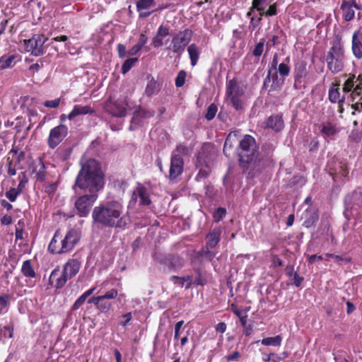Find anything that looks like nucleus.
<instances>
[{"instance_id":"obj_1","label":"nucleus","mask_w":362,"mask_h":362,"mask_svg":"<svg viewBox=\"0 0 362 362\" xmlns=\"http://www.w3.org/2000/svg\"><path fill=\"white\" fill-rule=\"evenodd\" d=\"M93 223L98 226L124 230L129 221L124 207L118 201H107L95 206L92 212Z\"/></svg>"},{"instance_id":"obj_2","label":"nucleus","mask_w":362,"mask_h":362,"mask_svg":"<svg viewBox=\"0 0 362 362\" xmlns=\"http://www.w3.org/2000/svg\"><path fill=\"white\" fill-rule=\"evenodd\" d=\"M104 186V174L99 163L95 159H88L82 165L76 177L73 187L86 192L98 194Z\"/></svg>"},{"instance_id":"obj_3","label":"nucleus","mask_w":362,"mask_h":362,"mask_svg":"<svg viewBox=\"0 0 362 362\" xmlns=\"http://www.w3.org/2000/svg\"><path fill=\"white\" fill-rule=\"evenodd\" d=\"M344 94L341 96L339 84H332L329 90V100L332 103H344L346 95L350 97L351 107L357 111L362 110V74L356 76L349 74L342 87Z\"/></svg>"},{"instance_id":"obj_4","label":"nucleus","mask_w":362,"mask_h":362,"mask_svg":"<svg viewBox=\"0 0 362 362\" xmlns=\"http://www.w3.org/2000/svg\"><path fill=\"white\" fill-rule=\"evenodd\" d=\"M239 166L244 172L253 170L259 157V146L249 134L240 137L236 148Z\"/></svg>"},{"instance_id":"obj_5","label":"nucleus","mask_w":362,"mask_h":362,"mask_svg":"<svg viewBox=\"0 0 362 362\" xmlns=\"http://www.w3.org/2000/svg\"><path fill=\"white\" fill-rule=\"evenodd\" d=\"M345 59V49L342 37L337 35L331 42V47L325 57L327 70L332 74L341 72L344 69Z\"/></svg>"},{"instance_id":"obj_6","label":"nucleus","mask_w":362,"mask_h":362,"mask_svg":"<svg viewBox=\"0 0 362 362\" xmlns=\"http://www.w3.org/2000/svg\"><path fill=\"white\" fill-rule=\"evenodd\" d=\"M79 240L80 235L74 229L69 230L64 237L61 230L57 229L48 245V250L54 255L67 253L74 248Z\"/></svg>"},{"instance_id":"obj_7","label":"nucleus","mask_w":362,"mask_h":362,"mask_svg":"<svg viewBox=\"0 0 362 362\" xmlns=\"http://www.w3.org/2000/svg\"><path fill=\"white\" fill-rule=\"evenodd\" d=\"M193 31L189 28H185L172 35L171 43L167 47L174 54H181L192 40Z\"/></svg>"},{"instance_id":"obj_8","label":"nucleus","mask_w":362,"mask_h":362,"mask_svg":"<svg viewBox=\"0 0 362 362\" xmlns=\"http://www.w3.org/2000/svg\"><path fill=\"white\" fill-rule=\"evenodd\" d=\"M152 257L155 262L160 264L166 266L170 271L180 269L185 264V261L183 257L177 254L164 255L155 252Z\"/></svg>"},{"instance_id":"obj_9","label":"nucleus","mask_w":362,"mask_h":362,"mask_svg":"<svg viewBox=\"0 0 362 362\" xmlns=\"http://www.w3.org/2000/svg\"><path fill=\"white\" fill-rule=\"evenodd\" d=\"M210 147L209 144L204 145L197 156L196 168H200L199 173L196 175L195 180L197 182H202L209 177L211 170L206 159V151Z\"/></svg>"},{"instance_id":"obj_10","label":"nucleus","mask_w":362,"mask_h":362,"mask_svg":"<svg viewBox=\"0 0 362 362\" xmlns=\"http://www.w3.org/2000/svg\"><path fill=\"white\" fill-rule=\"evenodd\" d=\"M98 197V194L89 193L88 194L80 196L76 200L74 205L80 217L88 216Z\"/></svg>"},{"instance_id":"obj_11","label":"nucleus","mask_w":362,"mask_h":362,"mask_svg":"<svg viewBox=\"0 0 362 362\" xmlns=\"http://www.w3.org/2000/svg\"><path fill=\"white\" fill-rule=\"evenodd\" d=\"M47 38L43 34H35L24 41L25 50L34 56L38 57L44 54V45Z\"/></svg>"},{"instance_id":"obj_12","label":"nucleus","mask_w":362,"mask_h":362,"mask_svg":"<svg viewBox=\"0 0 362 362\" xmlns=\"http://www.w3.org/2000/svg\"><path fill=\"white\" fill-rule=\"evenodd\" d=\"M69 129L66 125L60 124L50 129L47 142L51 149H54L68 135Z\"/></svg>"},{"instance_id":"obj_13","label":"nucleus","mask_w":362,"mask_h":362,"mask_svg":"<svg viewBox=\"0 0 362 362\" xmlns=\"http://www.w3.org/2000/svg\"><path fill=\"white\" fill-rule=\"evenodd\" d=\"M308 74L307 63L304 60H298L294 63L293 76V86L296 89H300L302 83Z\"/></svg>"},{"instance_id":"obj_14","label":"nucleus","mask_w":362,"mask_h":362,"mask_svg":"<svg viewBox=\"0 0 362 362\" xmlns=\"http://www.w3.org/2000/svg\"><path fill=\"white\" fill-rule=\"evenodd\" d=\"M184 160L178 154L173 153L170 160V167L169 172V178L171 180L177 178L183 172Z\"/></svg>"},{"instance_id":"obj_15","label":"nucleus","mask_w":362,"mask_h":362,"mask_svg":"<svg viewBox=\"0 0 362 362\" xmlns=\"http://www.w3.org/2000/svg\"><path fill=\"white\" fill-rule=\"evenodd\" d=\"M340 8L343 11V19L346 22L352 21L355 17V11L354 8L357 10H361V6L358 4L356 0H342Z\"/></svg>"},{"instance_id":"obj_16","label":"nucleus","mask_w":362,"mask_h":362,"mask_svg":"<svg viewBox=\"0 0 362 362\" xmlns=\"http://www.w3.org/2000/svg\"><path fill=\"white\" fill-rule=\"evenodd\" d=\"M69 279L67 277L64 271L60 269V267L57 266L52 272L49 276V283L51 286L56 288H63L66 281Z\"/></svg>"},{"instance_id":"obj_17","label":"nucleus","mask_w":362,"mask_h":362,"mask_svg":"<svg viewBox=\"0 0 362 362\" xmlns=\"http://www.w3.org/2000/svg\"><path fill=\"white\" fill-rule=\"evenodd\" d=\"M265 127L276 132H281L284 128V122L281 114L272 115L264 122Z\"/></svg>"},{"instance_id":"obj_18","label":"nucleus","mask_w":362,"mask_h":362,"mask_svg":"<svg viewBox=\"0 0 362 362\" xmlns=\"http://www.w3.org/2000/svg\"><path fill=\"white\" fill-rule=\"evenodd\" d=\"M81 267V262L75 258L69 259L63 266V270L64 273L67 276V277L71 279L74 276H75L79 272Z\"/></svg>"},{"instance_id":"obj_19","label":"nucleus","mask_w":362,"mask_h":362,"mask_svg":"<svg viewBox=\"0 0 362 362\" xmlns=\"http://www.w3.org/2000/svg\"><path fill=\"white\" fill-rule=\"evenodd\" d=\"M359 30H355L351 38V51L354 57L360 60L362 59V37H360Z\"/></svg>"},{"instance_id":"obj_20","label":"nucleus","mask_w":362,"mask_h":362,"mask_svg":"<svg viewBox=\"0 0 362 362\" xmlns=\"http://www.w3.org/2000/svg\"><path fill=\"white\" fill-rule=\"evenodd\" d=\"M329 173L332 177L333 180L337 182L342 177H347L349 171L346 163L339 162L335 168H329Z\"/></svg>"},{"instance_id":"obj_21","label":"nucleus","mask_w":362,"mask_h":362,"mask_svg":"<svg viewBox=\"0 0 362 362\" xmlns=\"http://www.w3.org/2000/svg\"><path fill=\"white\" fill-rule=\"evenodd\" d=\"M240 132L238 131L231 132L228 134V136L226 139L224 146H223V153L227 156H230V151L232 150L234 147V144L235 143H238V141L240 139Z\"/></svg>"},{"instance_id":"obj_22","label":"nucleus","mask_w":362,"mask_h":362,"mask_svg":"<svg viewBox=\"0 0 362 362\" xmlns=\"http://www.w3.org/2000/svg\"><path fill=\"white\" fill-rule=\"evenodd\" d=\"M244 89L240 86L235 77L226 82V95H244Z\"/></svg>"},{"instance_id":"obj_23","label":"nucleus","mask_w":362,"mask_h":362,"mask_svg":"<svg viewBox=\"0 0 362 362\" xmlns=\"http://www.w3.org/2000/svg\"><path fill=\"white\" fill-rule=\"evenodd\" d=\"M221 233L220 227L214 228L206 235V245L209 246L211 249L216 247L221 240Z\"/></svg>"},{"instance_id":"obj_24","label":"nucleus","mask_w":362,"mask_h":362,"mask_svg":"<svg viewBox=\"0 0 362 362\" xmlns=\"http://www.w3.org/2000/svg\"><path fill=\"white\" fill-rule=\"evenodd\" d=\"M272 71L271 69H269L268 74L264 78V82L269 84L271 81H272V84L268 90L269 92L279 91L282 87L283 81H280L278 78L277 71H274L273 74H272Z\"/></svg>"},{"instance_id":"obj_25","label":"nucleus","mask_w":362,"mask_h":362,"mask_svg":"<svg viewBox=\"0 0 362 362\" xmlns=\"http://www.w3.org/2000/svg\"><path fill=\"white\" fill-rule=\"evenodd\" d=\"M134 196L139 197V204L141 205L148 206L151 204V200L146 187L141 184H139L134 191L133 197Z\"/></svg>"},{"instance_id":"obj_26","label":"nucleus","mask_w":362,"mask_h":362,"mask_svg":"<svg viewBox=\"0 0 362 362\" xmlns=\"http://www.w3.org/2000/svg\"><path fill=\"white\" fill-rule=\"evenodd\" d=\"M154 112L153 111L147 110L139 107L133 113V117L131 120L132 124L139 125L143 119L150 118L153 117Z\"/></svg>"},{"instance_id":"obj_27","label":"nucleus","mask_w":362,"mask_h":362,"mask_svg":"<svg viewBox=\"0 0 362 362\" xmlns=\"http://www.w3.org/2000/svg\"><path fill=\"white\" fill-rule=\"evenodd\" d=\"M93 109L89 105L82 106L80 105H75L72 110L67 115V117L69 119L72 120L77 116L93 114Z\"/></svg>"},{"instance_id":"obj_28","label":"nucleus","mask_w":362,"mask_h":362,"mask_svg":"<svg viewBox=\"0 0 362 362\" xmlns=\"http://www.w3.org/2000/svg\"><path fill=\"white\" fill-rule=\"evenodd\" d=\"M277 74H279L281 78V81L289 76L291 72V59L290 57H286L282 62H281L276 69Z\"/></svg>"},{"instance_id":"obj_29","label":"nucleus","mask_w":362,"mask_h":362,"mask_svg":"<svg viewBox=\"0 0 362 362\" xmlns=\"http://www.w3.org/2000/svg\"><path fill=\"white\" fill-rule=\"evenodd\" d=\"M106 110L112 116L122 117L126 115V108L115 103L106 105Z\"/></svg>"},{"instance_id":"obj_30","label":"nucleus","mask_w":362,"mask_h":362,"mask_svg":"<svg viewBox=\"0 0 362 362\" xmlns=\"http://www.w3.org/2000/svg\"><path fill=\"white\" fill-rule=\"evenodd\" d=\"M18 57L16 54H4L0 57V70L13 67Z\"/></svg>"},{"instance_id":"obj_31","label":"nucleus","mask_w":362,"mask_h":362,"mask_svg":"<svg viewBox=\"0 0 362 362\" xmlns=\"http://www.w3.org/2000/svg\"><path fill=\"white\" fill-rule=\"evenodd\" d=\"M187 52L190 59L191 65L192 66H196L200 55V52L198 47L195 43H192L188 46Z\"/></svg>"},{"instance_id":"obj_32","label":"nucleus","mask_w":362,"mask_h":362,"mask_svg":"<svg viewBox=\"0 0 362 362\" xmlns=\"http://www.w3.org/2000/svg\"><path fill=\"white\" fill-rule=\"evenodd\" d=\"M21 273L25 277L27 278L32 279L36 277V272L33 267L31 261L30 259H27L23 262L21 267Z\"/></svg>"},{"instance_id":"obj_33","label":"nucleus","mask_w":362,"mask_h":362,"mask_svg":"<svg viewBox=\"0 0 362 362\" xmlns=\"http://www.w3.org/2000/svg\"><path fill=\"white\" fill-rule=\"evenodd\" d=\"M33 173L35 174V178L37 181L44 182L45 180L46 167L41 159L39 161V164L33 170Z\"/></svg>"},{"instance_id":"obj_34","label":"nucleus","mask_w":362,"mask_h":362,"mask_svg":"<svg viewBox=\"0 0 362 362\" xmlns=\"http://www.w3.org/2000/svg\"><path fill=\"white\" fill-rule=\"evenodd\" d=\"M320 131L324 136L327 137L334 136L339 132L336 124L331 122H325L322 124Z\"/></svg>"},{"instance_id":"obj_35","label":"nucleus","mask_w":362,"mask_h":362,"mask_svg":"<svg viewBox=\"0 0 362 362\" xmlns=\"http://www.w3.org/2000/svg\"><path fill=\"white\" fill-rule=\"evenodd\" d=\"M160 90L159 84L156 80L151 78L147 83L145 89V93L147 96L151 97L158 93Z\"/></svg>"},{"instance_id":"obj_36","label":"nucleus","mask_w":362,"mask_h":362,"mask_svg":"<svg viewBox=\"0 0 362 362\" xmlns=\"http://www.w3.org/2000/svg\"><path fill=\"white\" fill-rule=\"evenodd\" d=\"M281 341L282 337L280 335H276L275 337H266L260 341L262 345L273 346H280L281 344Z\"/></svg>"},{"instance_id":"obj_37","label":"nucleus","mask_w":362,"mask_h":362,"mask_svg":"<svg viewBox=\"0 0 362 362\" xmlns=\"http://www.w3.org/2000/svg\"><path fill=\"white\" fill-rule=\"evenodd\" d=\"M230 100L232 107L237 111L241 110L243 108V102L242 98L243 95H226Z\"/></svg>"},{"instance_id":"obj_38","label":"nucleus","mask_w":362,"mask_h":362,"mask_svg":"<svg viewBox=\"0 0 362 362\" xmlns=\"http://www.w3.org/2000/svg\"><path fill=\"white\" fill-rule=\"evenodd\" d=\"M210 247L204 246L197 253L198 257H202L207 261H212L215 257L216 253L210 250Z\"/></svg>"},{"instance_id":"obj_39","label":"nucleus","mask_w":362,"mask_h":362,"mask_svg":"<svg viewBox=\"0 0 362 362\" xmlns=\"http://www.w3.org/2000/svg\"><path fill=\"white\" fill-rule=\"evenodd\" d=\"M17 164L9 156L6 158L7 174L4 175L6 177H12L16 175Z\"/></svg>"},{"instance_id":"obj_40","label":"nucleus","mask_w":362,"mask_h":362,"mask_svg":"<svg viewBox=\"0 0 362 362\" xmlns=\"http://www.w3.org/2000/svg\"><path fill=\"white\" fill-rule=\"evenodd\" d=\"M155 5L154 0H139L136 1V6L137 11H142L150 8Z\"/></svg>"},{"instance_id":"obj_41","label":"nucleus","mask_w":362,"mask_h":362,"mask_svg":"<svg viewBox=\"0 0 362 362\" xmlns=\"http://www.w3.org/2000/svg\"><path fill=\"white\" fill-rule=\"evenodd\" d=\"M265 39L261 38L259 42L257 43L252 50V55L255 57H259L264 52L265 45Z\"/></svg>"},{"instance_id":"obj_42","label":"nucleus","mask_w":362,"mask_h":362,"mask_svg":"<svg viewBox=\"0 0 362 362\" xmlns=\"http://www.w3.org/2000/svg\"><path fill=\"white\" fill-rule=\"evenodd\" d=\"M23 192V190H20V188H11L8 191L5 193L6 197L11 202H14L18 196Z\"/></svg>"},{"instance_id":"obj_43","label":"nucleus","mask_w":362,"mask_h":362,"mask_svg":"<svg viewBox=\"0 0 362 362\" xmlns=\"http://www.w3.org/2000/svg\"><path fill=\"white\" fill-rule=\"evenodd\" d=\"M187 73L185 70H180L175 78V84L177 88L182 87L186 81Z\"/></svg>"},{"instance_id":"obj_44","label":"nucleus","mask_w":362,"mask_h":362,"mask_svg":"<svg viewBox=\"0 0 362 362\" xmlns=\"http://www.w3.org/2000/svg\"><path fill=\"white\" fill-rule=\"evenodd\" d=\"M138 61V58H129L124 61L122 66L121 71L123 74H127Z\"/></svg>"},{"instance_id":"obj_45","label":"nucleus","mask_w":362,"mask_h":362,"mask_svg":"<svg viewBox=\"0 0 362 362\" xmlns=\"http://www.w3.org/2000/svg\"><path fill=\"white\" fill-rule=\"evenodd\" d=\"M217 111H218V107H217V105L214 103H211L207 108L206 110V113L205 115V118L208 120V121H211L212 120L216 113H217Z\"/></svg>"},{"instance_id":"obj_46","label":"nucleus","mask_w":362,"mask_h":362,"mask_svg":"<svg viewBox=\"0 0 362 362\" xmlns=\"http://www.w3.org/2000/svg\"><path fill=\"white\" fill-rule=\"evenodd\" d=\"M304 281L303 276H299L297 272H294L293 275L291 278V281L287 282V285H294L296 287H300Z\"/></svg>"},{"instance_id":"obj_47","label":"nucleus","mask_w":362,"mask_h":362,"mask_svg":"<svg viewBox=\"0 0 362 362\" xmlns=\"http://www.w3.org/2000/svg\"><path fill=\"white\" fill-rule=\"evenodd\" d=\"M226 215V209L218 207L213 214V218L215 222L221 221Z\"/></svg>"},{"instance_id":"obj_48","label":"nucleus","mask_w":362,"mask_h":362,"mask_svg":"<svg viewBox=\"0 0 362 362\" xmlns=\"http://www.w3.org/2000/svg\"><path fill=\"white\" fill-rule=\"evenodd\" d=\"M280 43L279 37L276 35H274L272 37L265 42L266 45V53L269 52L272 47H276Z\"/></svg>"},{"instance_id":"obj_49","label":"nucleus","mask_w":362,"mask_h":362,"mask_svg":"<svg viewBox=\"0 0 362 362\" xmlns=\"http://www.w3.org/2000/svg\"><path fill=\"white\" fill-rule=\"evenodd\" d=\"M18 181H19V183L18 185V187L20 188V190H23V191L25 185L28 182V175H27V173L25 171L21 172L18 175Z\"/></svg>"},{"instance_id":"obj_50","label":"nucleus","mask_w":362,"mask_h":362,"mask_svg":"<svg viewBox=\"0 0 362 362\" xmlns=\"http://www.w3.org/2000/svg\"><path fill=\"white\" fill-rule=\"evenodd\" d=\"M206 284V280L203 277L200 270L196 271V276L192 281L194 286H204Z\"/></svg>"},{"instance_id":"obj_51","label":"nucleus","mask_w":362,"mask_h":362,"mask_svg":"<svg viewBox=\"0 0 362 362\" xmlns=\"http://www.w3.org/2000/svg\"><path fill=\"white\" fill-rule=\"evenodd\" d=\"M261 16H274L277 14V3L275 2L270 5L269 6V8L267 10V11L264 12H259Z\"/></svg>"},{"instance_id":"obj_52","label":"nucleus","mask_w":362,"mask_h":362,"mask_svg":"<svg viewBox=\"0 0 362 362\" xmlns=\"http://www.w3.org/2000/svg\"><path fill=\"white\" fill-rule=\"evenodd\" d=\"M156 34L164 38L170 35V28L168 25L162 24L158 27Z\"/></svg>"},{"instance_id":"obj_53","label":"nucleus","mask_w":362,"mask_h":362,"mask_svg":"<svg viewBox=\"0 0 362 362\" xmlns=\"http://www.w3.org/2000/svg\"><path fill=\"white\" fill-rule=\"evenodd\" d=\"M267 0H252L251 10L256 9L259 12H262L264 9L262 5Z\"/></svg>"},{"instance_id":"obj_54","label":"nucleus","mask_w":362,"mask_h":362,"mask_svg":"<svg viewBox=\"0 0 362 362\" xmlns=\"http://www.w3.org/2000/svg\"><path fill=\"white\" fill-rule=\"evenodd\" d=\"M118 295L117 290L115 288H112L110 291H107L104 295L100 296L102 297V300H105L107 299H114Z\"/></svg>"},{"instance_id":"obj_55","label":"nucleus","mask_w":362,"mask_h":362,"mask_svg":"<svg viewBox=\"0 0 362 362\" xmlns=\"http://www.w3.org/2000/svg\"><path fill=\"white\" fill-rule=\"evenodd\" d=\"M28 116L29 117L30 125L28 127V129H30L32 126L35 123V121H33V118L36 117L37 116V112L35 110L28 109L27 111Z\"/></svg>"},{"instance_id":"obj_56","label":"nucleus","mask_w":362,"mask_h":362,"mask_svg":"<svg viewBox=\"0 0 362 362\" xmlns=\"http://www.w3.org/2000/svg\"><path fill=\"white\" fill-rule=\"evenodd\" d=\"M112 308V304L107 301L103 300L99 303L98 310L102 313H107Z\"/></svg>"},{"instance_id":"obj_57","label":"nucleus","mask_w":362,"mask_h":362,"mask_svg":"<svg viewBox=\"0 0 362 362\" xmlns=\"http://www.w3.org/2000/svg\"><path fill=\"white\" fill-rule=\"evenodd\" d=\"M86 299H87V298L83 294H82L81 296H79L78 298V299L74 303V305L72 306V310H76L79 309L80 307L85 303Z\"/></svg>"},{"instance_id":"obj_58","label":"nucleus","mask_w":362,"mask_h":362,"mask_svg":"<svg viewBox=\"0 0 362 362\" xmlns=\"http://www.w3.org/2000/svg\"><path fill=\"white\" fill-rule=\"evenodd\" d=\"M57 182L49 183L45 187V192L49 195L54 194L57 191Z\"/></svg>"},{"instance_id":"obj_59","label":"nucleus","mask_w":362,"mask_h":362,"mask_svg":"<svg viewBox=\"0 0 362 362\" xmlns=\"http://www.w3.org/2000/svg\"><path fill=\"white\" fill-rule=\"evenodd\" d=\"M163 39V37H160L156 34L155 36L152 38L151 45L155 48L162 47L164 44Z\"/></svg>"},{"instance_id":"obj_60","label":"nucleus","mask_w":362,"mask_h":362,"mask_svg":"<svg viewBox=\"0 0 362 362\" xmlns=\"http://www.w3.org/2000/svg\"><path fill=\"white\" fill-rule=\"evenodd\" d=\"M60 104V98H56L52 100H46L44 105L46 107L57 108Z\"/></svg>"},{"instance_id":"obj_61","label":"nucleus","mask_w":362,"mask_h":362,"mask_svg":"<svg viewBox=\"0 0 362 362\" xmlns=\"http://www.w3.org/2000/svg\"><path fill=\"white\" fill-rule=\"evenodd\" d=\"M179 281L181 286H183L185 282H187L186 286L187 289L191 288L192 286V277L189 275L186 276H180V278H179Z\"/></svg>"},{"instance_id":"obj_62","label":"nucleus","mask_w":362,"mask_h":362,"mask_svg":"<svg viewBox=\"0 0 362 362\" xmlns=\"http://www.w3.org/2000/svg\"><path fill=\"white\" fill-rule=\"evenodd\" d=\"M184 324L183 320H180L175 325V335H174V339L178 340L180 338V332L181 330V328Z\"/></svg>"},{"instance_id":"obj_63","label":"nucleus","mask_w":362,"mask_h":362,"mask_svg":"<svg viewBox=\"0 0 362 362\" xmlns=\"http://www.w3.org/2000/svg\"><path fill=\"white\" fill-rule=\"evenodd\" d=\"M10 296L8 294H4L0 296V305L2 308H6L9 304Z\"/></svg>"},{"instance_id":"obj_64","label":"nucleus","mask_w":362,"mask_h":362,"mask_svg":"<svg viewBox=\"0 0 362 362\" xmlns=\"http://www.w3.org/2000/svg\"><path fill=\"white\" fill-rule=\"evenodd\" d=\"M43 67V62L40 59L36 63L30 65L29 70L33 72H37L40 69Z\"/></svg>"}]
</instances>
